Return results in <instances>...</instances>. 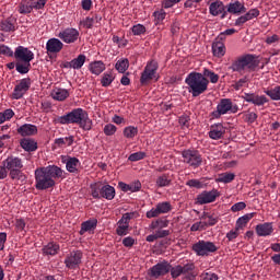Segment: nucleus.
I'll return each instance as SVG.
<instances>
[{
  "mask_svg": "<svg viewBox=\"0 0 280 280\" xmlns=\"http://www.w3.org/2000/svg\"><path fill=\"white\" fill-rule=\"evenodd\" d=\"M65 171L56 165L39 167L35 171V187L40 191L56 186V178H62Z\"/></svg>",
  "mask_w": 280,
  "mask_h": 280,
  "instance_id": "f257e3e1",
  "label": "nucleus"
},
{
  "mask_svg": "<svg viewBox=\"0 0 280 280\" xmlns=\"http://www.w3.org/2000/svg\"><path fill=\"white\" fill-rule=\"evenodd\" d=\"M56 124L61 126H69V124H77L83 130H91L93 128V120L89 118V113L83 108H74L63 116L55 119Z\"/></svg>",
  "mask_w": 280,
  "mask_h": 280,
  "instance_id": "f03ea898",
  "label": "nucleus"
},
{
  "mask_svg": "<svg viewBox=\"0 0 280 280\" xmlns=\"http://www.w3.org/2000/svg\"><path fill=\"white\" fill-rule=\"evenodd\" d=\"M185 82L188 85V93H191L192 97H199L209 89V81L200 72H190Z\"/></svg>",
  "mask_w": 280,
  "mask_h": 280,
  "instance_id": "7ed1b4c3",
  "label": "nucleus"
},
{
  "mask_svg": "<svg viewBox=\"0 0 280 280\" xmlns=\"http://www.w3.org/2000/svg\"><path fill=\"white\" fill-rule=\"evenodd\" d=\"M258 67L259 61L255 55H244L232 62L230 69L241 73V75H244L246 71H255V69Z\"/></svg>",
  "mask_w": 280,
  "mask_h": 280,
  "instance_id": "20e7f679",
  "label": "nucleus"
},
{
  "mask_svg": "<svg viewBox=\"0 0 280 280\" xmlns=\"http://www.w3.org/2000/svg\"><path fill=\"white\" fill-rule=\"evenodd\" d=\"M2 170L9 172V176L12 180H21L23 176V160L21 158L11 155L2 161Z\"/></svg>",
  "mask_w": 280,
  "mask_h": 280,
  "instance_id": "39448f33",
  "label": "nucleus"
},
{
  "mask_svg": "<svg viewBox=\"0 0 280 280\" xmlns=\"http://www.w3.org/2000/svg\"><path fill=\"white\" fill-rule=\"evenodd\" d=\"M240 110L237 104H233L231 98H222L217 105V110L212 112V117L214 119H220L222 115H226L228 113L235 114Z\"/></svg>",
  "mask_w": 280,
  "mask_h": 280,
  "instance_id": "423d86ee",
  "label": "nucleus"
},
{
  "mask_svg": "<svg viewBox=\"0 0 280 280\" xmlns=\"http://www.w3.org/2000/svg\"><path fill=\"white\" fill-rule=\"evenodd\" d=\"M219 247L211 241H199L192 245V250L199 257H209L211 253H218Z\"/></svg>",
  "mask_w": 280,
  "mask_h": 280,
  "instance_id": "0eeeda50",
  "label": "nucleus"
},
{
  "mask_svg": "<svg viewBox=\"0 0 280 280\" xmlns=\"http://www.w3.org/2000/svg\"><path fill=\"white\" fill-rule=\"evenodd\" d=\"M182 156L184 159L183 162L195 170L202 165V155L196 150H185L183 151Z\"/></svg>",
  "mask_w": 280,
  "mask_h": 280,
  "instance_id": "6e6552de",
  "label": "nucleus"
},
{
  "mask_svg": "<svg viewBox=\"0 0 280 280\" xmlns=\"http://www.w3.org/2000/svg\"><path fill=\"white\" fill-rule=\"evenodd\" d=\"M47 0H23L19 5L20 14H30L34 9L43 10Z\"/></svg>",
  "mask_w": 280,
  "mask_h": 280,
  "instance_id": "1a4fd4ad",
  "label": "nucleus"
},
{
  "mask_svg": "<svg viewBox=\"0 0 280 280\" xmlns=\"http://www.w3.org/2000/svg\"><path fill=\"white\" fill-rule=\"evenodd\" d=\"M83 254L81 250H73L67 255L65 259L66 268L69 270H78L80 264H82Z\"/></svg>",
  "mask_w": 280,
  "mask_h": 280,
  "instance_id": "9d476101",
  "label": "nucleus"
},
{
  "mask_svg": "<svg viewBox=\"0 0 280 280\" xmlns=\"http://www.w3.org/2000/svg\"><path fill=\"white\" fill-rule=\"evenodd\" d=\"M159 70V62L152 60L147 63L143 72L141 73L140 82L141 84H145L150 82V80H154L156 77V71Z\"/></svg>",
  "mask_w": 280,
  "mask_h": 280,
  "instance_id": "9b49d317",
  "label": "nucleus"
},
{
  "mask_svg": "<svg viewBox=\"0 0 280 280\" xmlns=\"http://www.w3.org/2000/svg\"><path fill=\"white\" fill-rule=\"evenodd\" d=\"M58 38H60V40L63 43H67V45H71L78 42V38H80V31L73 27L65 28L58 34Z\"/></svg>",
  "mask_w": 280,
  "mask_h": 280,
  "instance_id": "f8f14e48",
  "label": "nucleus"
},
{
  "mask_svg": "<svg viewBox=\"0 0 280 280\" xmlns=\"http://www.w3.org/2000/svg\"><path fill=\"white\" fill-rule=\"evenodd\" d=\"M31 86H32L31 78L22 79L13 90V93H12L13 100H21V97H23V95H25L30 91Z\"/></svg>",
  "mask_w": 280,
  "mask_h": 280,
  "instance_id": "ddd939ff",
  "label": "nucleus"
},
{
  "mask_svg": "<svg viewBox=\"0 0 280 280\" xmlns=\"http://www.w3.org/2000/svg\"><path fill=\"white\" fill-rule=\"evenodd\" d=\"M172 268V265L167 261L158 262L155 266H153L150 269V277H153V279H159V277H165L167 272H170Z\"/></svg>",
  "mask_w": 280,
  "mask_h": 280,
  "instance_id": "4468645a",
  "label": "nucleus"
},
{
  "mask_svg": "<svg viewBox=\"0 0 280 280\" xmlns=\"http://www.w3.org/2000/svg\"><path fill=\"white\" fill-rule=\"evenodd\" d=\"M217 198H220V192L217 189L205 190L197 196V202L198 205H209L210 202H215Z\"/></svg>",
  "mask_w": 280,
  "mask_h": 280,
  "instance_id": "2eb2a0df",
  "label": "nucleus"
},
{
  "mask_svg": "<svg viewBox=\"0 0 280 280\" xmlns=\"http://www.w3.org/2000/svg\"><path fill=\"white\" fill-rule=\"evenodd\" d=\"M130 220H132V214L125 213L122 218L118 221V226L116 229L117 235L124 236L128 235V229H130Z\"/></svg>",
  "mask_w": 280,
  "mask_h": 280,
  "instance_id": "dca6fc26",
  "label": "nucleus"
},
{
  "mask_svg": "<svg viewBox=\"0 0 280 280\" xmlns=\"http://www.w3.org/2000/svg\"><path fill=\"white\" fill-rule=\"evenodd\" d=\"M14 58L20 62H30L34 58V52L28 48L19 46L14 51Z\"/></svg>",
  "mask_w": 280,
  "mask_h": 280,
  "instance_id": "f3484780",
  "label": "nucleus"
},
{
  "mask_svg": "<svg viewBox=\"0 0 280 280\" xmlns=\"http://www.w3.org/2000/svg\"><path fill=\"white\" fill-rule=\"evenodd\" d=\"M62 47H65V44L61 43L58 38H50L46 43V50L47 54H60L62 51Z\"/></svg>",
  "mask_w": 280,
  "mask_h": 280,
  "instance_id": "a211bd4d",
  "label": "nucleus"
},
{
  "mask_svg": "<svg viewBox=\"0 0 280 280\" xmlns=\"http://www.w3.org/2000/svg\"><path fill=\"white\" fill-rule=\"evenodd\" d=\"M273 232H275V228L270 222L260 223L256 225V233L258 237H268V235H270Z\"/></svg>",
  "mask_w": 280,
  "mask_h": 280,
  "instance_id": "6ab92c4d",
  "label": "nucleus"
},
{
  "mask_svg": "<svg viewBox=\"0 0 280 280\" xmlns=\"http://www.w3.org/2000/svg\"><path fill=\"white\" fill-rule=\"evenodd\" d=\"M226 132V129L222 124L212 125L210 127L209 137L210 139H214L218 141V139H222L224 137V133Z\"/></svg>",
  "mask_w": 280,
  "mask_h": 280,
  "instance_id": "aec40b11",
  "label": "nucleus"
},
{
  "mask_svg": "<svg viewBox=\"0 0 280 280\" xmlns=\"http://www.w3.org/2000/svg\"><path fill=\"white\" fill-rule=\"evenodd\" d=\"M18 132L22 137H32L38 132V128L35 125L25 124L18 129Z\"/></svg>",
  "mask_w": 280,
  "mask_h": 280,
  "instance_id": "412c9836",
  "label": "nucleus"
},
{
  "mask_svg": "<svg viewBox=\"0 0 280 280\" xmlns=\"http://www.w3.org/2000/svg\"><path fill=\"white\" fill-rule=\"evenodd\" d=\"M229 14H244L246 7L240 1L231 2L226 5Z\"/></svg>",
  "mask_w": 280,
  "mask_h": 280,
  "instance_id": "4be33fe9",
  "label": "nucleus"
},
{
  "mask_svg": "<svg viewBox=\"0 0 280 280\" xmlns=\"http://www.w3.org/2000/svg\"><path fill=\"white\" fill-rule=\"evenodd\" d=\"M63 163H66L67 172H70V174H78V167H80V160L78 158L69 156Z\"/></svg>",
  "mask_w": 280,
  "mask_h": 280,
  "instance_id": "5701e85b",
  "label": "nucleus"
},
{
  "mask_svg": "<svg viewBox=\"0 0 280 280\" xmlns=\"http://www.w3.org/2000/svg\"><path fill=\"white\" fill-rule=\"evenodd\" d=\"M50 97L56 102H65L69 97V91L62 88H55L50 93Z\"/></svg>",
  "mask_w": 280,
  "mask_h": 280,
  "instance_id": "b1692460",
  "label": "nucleus"
},
{
  "mask_svg": "<svg viewBox=\"0 0 280 280\" xmlns=\"http://www.w3.org/2000/svg\"><path fill=\"white\" fill-rule=\"evenodd\" d=\"M20 145L25 152H36L38 150V143L32 138L22 139Z\"/></svg>",
  "mask_w": 280,
  "mask_h": 280,
  "instance_id": "393cba45",
  "label": "nucleus"
},
{
  "mask_svg": "<svg viewBox=\"0 0 280 280\" xmlns=\"http://www.w3.org/2000/svg\"><path fill=\"white\" fill-rule=\"evenodd\" d=\"M1 32H16V20L14 18H8L0 22Z\"/></svg>",
  "mask_w": 280,
  "mask_h": 280,
  "instance_id": "a878e982",
  "label": "nucleus"
},
{
  "mask_svg": "<svg viewBox=\"0 0 280 280\" xmlns=\"http://www.w3.org/2000/svg\"><path fill=\"white\" fill-rule=\"evenodd\" d=\"M118 187L121 189V191H131V194H135L141 189V182L137 180L131 184L119 182Z\"/></svg>",
  "mask_w": 280,
  "mask_h": 280,
  "instance_id": "bb28decb",
  "label": "nucleus"
},
{
  "mask_svg": "<svg viewBox=\"0 0 280 280\" xmlns=\"http://www.w3.org/2000/svg\"><path fill=\"white\" fill-rule=\"evenodd\" d=\"M224 12V2L217 0L209 5L211 16H220Z\"/></svg>",
  "mask_w": 280,
  "mask_h": 280,
  "instance_id": "cd10ccee",
  "label": "nucleus"
},
{
  "mask_svg": "<svg viewBox=\"0 0 280 280\" xmlns=\"http://www.w3.org/2000/svg\"><path fill=\"white\" fill-rule=\"evenodd\" d=\"M212 54L217 58H222L224 54H226V46H224V43L223 42L212 43Z\"/></svg>",
  "mask_w": 280,
  "mask_h": 280,
  "instance_id": "c85d7f7f",
  "label": "nucleus"
},
{
  "mask_svg": "<svg viewBox=\"0 0 280 280\" xmlns=\"http://www.w3.org/2000/svg\"><path fill=\"white\" fill-rule=\"evenodd\" d=\"M89 70L94 75H100L103 71H106V65H104L102 60L93 61L90 63Z\"/></svg>",
  "mask_w": 280,
  "mask_h": 280,
  "instance_id": "c756f323",
  "label": "nucleus"
},
{
  "mask_svg": "<svg viewBox=\"0 0 280 280\" xmlns=\"http://www.w3.org/2000/svg\"><path fill=\"white\" fill-rule=\"evenodd\" d=\"M253 218H255V213H247L238 218L236 221V231L246 228V225L248 224V222H250V220H253Z\"/></svg>",
  "mask_w": 280,
  "mask_h": 280,
  "instance_id": "7c9ffc66",
  "label": "nucleus"
},
{
  "mask_svg": "<svg viewBox=\"0 0 280 280\" xmlns=\"http://www.w3.org/2000/svg\"><path fill=\"white\" fill-rule=\"evenodd\" d=\"M101 198L106 200H113L115 198V187L110 185H105L101 188Z\"/></svg>",
  "mask_w": 280,
  "mask_h": 280,
  "instance_id": "2f4dec72",
  "label": "nucleus"
},
{
  "mask_svg": "<svg viewBox=\"0 0 280 280\" xmlns=\"http://www.w3.org/2000/svg\"><path fill=\"white\" fill-rule=\"evenodd\" d=\"M96 226H97V219L88 220L81 224L80 233L81 235H84V233L89 231H93V229H96Z\"/></svg>",
  "mask_w": 280,
  "mask_h": 280,
  "instance_id": "473e14b6",
  "label": "nucleus"
},
{
  "mask_svg": "<svg viewBox=\"0 0 280 280\" xmlns=\"http://www.w3.org/2000/svg\"><path fill=\"white\" fill-rule=\"evenodd\" d=\"M58 250H60V246L55 243H48L43 248L44 255H58Z\"/></svg>",
  "mask_w": 280,
  "mask_h": 280,
  "instance_id": "72a5a7b5",
  "label": "nucleus"
},
{
  "mask_svg": "<svg viewBox=\"0 0 280 280\" xmlns=\"http://www.w3.org/2000/svg\"><path fill=\"white\" fill-rule=\"evenodd\" d=\"M155 185L156 187H170L172 178H170V175L163 174L156 178Z\"/></svg>",
  "mask_w": 280,
  "mask_h": 280,
  "instance_id": "f704fd0d",
  "label": "nucleus"
},
{
  "mask_svg": "<svg viewBox=\"0 0 280 280\" xmlns=\"http://www.w3.org/2000/svg\"><path fill=\"white\" fill-rule=\"evenodd\" d=\"M128 67H130V61H128V59H120L115 65V69L118 73H126V71H128Z\"/></svg>",
  "mask_w": 280,
  "mask_h": 280,
  "instance_id": "c9c22d12",
  "label": "nucleus"
},
{
  "mask_svg": "<svg viewBox=\"0 0 280 280\" xmlns=\"http://www.w3.org/2000/svg\"><path fill=\"white\" fill-rule=\"evenodd\" d=\"M233 180H235L234 173H223V174H220L217 178V183H224V184L233 183Z\"/></svg>",
  "mask_w": 280,
  "mask_h": 280,
  "instance_id": "e433bc0d",
  "label": "nucleus"
},
{
  "mask_svg": "<svg viewBox=\"0 0 280 280\" xmlns=\"http://www.w3.org/2000/svg\"><path fill=\"white\" fill-rule=\"evenodd\" d=\"M167 226H170V221L167 220H156V221H152L151 224H150V229L152 231L156 230V229H167Z\"/></svg>",
  "mask_w": 280,
  "mask_h": 280,
  "instance_id": "4c0bfd02",
  "label": "nucleus"
},
{
  "mask_svg": "<svg viewBox=\"0 0 280 280\" xmlns=\"http://www.w3.org/2000/svg\"><path fill=\"white\" fill-rule=\"evenodd\" d=\"M71 62L72 69H82V67H84V63L86 62V56L79 55L77 58L72 59Z\"/></svg>",
  "mask_w": 280,
  "mask_h": 280,
  "instance_id": "58836bf2",
  "label": "nucleus"
},
{
  "mask_svg": "<svg viewBox=\"0 0 280 280\" xmlns=\"http://www.w3.org/2000/svg\"><path fill=\"white\" fill-rule=\"evenodd\" d=\"M137 135H139V129L137 127L129 126L124 129V137H126V139H135Z\"/></svg>",
  "mask_w": 280,
  "mask_h": 280,
  "instance_id": "ea45409f",
  "label": "nucleus"
},
{
  "mask_svg": "<svg viewBox=\"0 0 280 280\" xmlns=\"http://www.w3.org/2000/svg\"><path fill=\"white\" fill-rule=\"evenodd\" d=\"M200 220H207L203 221L207 223V226H215V224H218V218L207 212H203V214L200 217Z\"/></svg>",
  "mask_w": 280,
  "mask_h": 280,
  "instance_id": "a19ab883",
  "label": "nucleus"
},
{
  "mask_svg": "<svg viewBox=\"0 0 280 280\" xmlns=\"http://www.w3.org/2000/svg\"><path fill=\"white\" fill-rule=\"evenodd\" d=\"M202 75L203 78H209L212 84H218V80H220V75L209 69H205Z\"/></svg>",
  "mask_w": 280,
  "mask_h": 280,
  "instance_id": "79ce46f5",
  "label": "nucleus"
},
{
  "mask_svg": "<svg viewBox=\"0 0 280 280\" xmlns=\"http://www.w3.org/2000/svg\"><path fill=\"white\" fill-rule=\"evenodd\" d=\"M158 211L160 212V215L163 213H170L172 211V203L168 201L160 202L156 205Z\"/></svg>",
  "mask_w": 280,
  "mask_h": 280,
  "instance_id": "37998d69",
  "label": "nucleus"
},
{
  "mask_svg": "<svg viewBox=\"0 0 280 280\" xmlns=\"http://www.w3.org/2000/svg\"><path fill=\"white\" fill-rule=\"evenodd\" d=\"M24 63H16L15 65V69L18 73H30V67H32V63L27 62V61H23Z\"/></svg>",
  "mask_w": 280,
  "mask_h": 280,
  "instance_id": "c03bdc74",
  "label": "nucleus"
},
{
  "mask_svg": "<svg viewBox=\"0 0 280 280\" xmlns=\"http://www.w3.org/2000/svg\"><path fill=\"white\" fill-rule=\"evenodd\" d=\"M265 93L268 95V97H271V100L276 102L280 100V86H276L272 90H267Z\"/></svg>",
  "mask_w": 280,
  "mask_h": 280,
  "instance_id": "a18cd8bd",
  "label": "nucleus"
},
{
  "mask_svg": "<svg viewBox=\"0 0 280 280\" xmlns=\"http://www.w3.org/2000/svg\"><path fill=\"white\" fill-rule=\"evenodd\" d=\"M240 115H243V119L247 124H255V121H257V114H255L254 112H247Z\"/></svg>",
  "mask_w": 280,
  "mask_h": 280,
  "instance_id": "49530a36",
  "label": "nucleus"
},
{
  "mask_svg": "<svg viewBox=\"0 0 280 280\" xmlns=\"http://www.w3.org/2000/svg\"><path fill=\"white\" fill-rule=\"evenodd\" d=\"M170 272H171L172 279H178V277H180V275H184L183 273V266L177 265L175 267H171Z\"/></svg>",
  "mask_w": 280,
  "mask_h": 280,
  "instance_id": "de8ad7c7",
  "label": "nucleus"
},
{
  "mask_svg": "<svg viewBox=\"0 0 280 280\" xmlns=\"http://www.w3.org/2000/svg\"><path fill=\"white\" fill-rule=\"evenodd\" d=\"M115 80V77H113V74H108V73H105L103 74V78L101 80V84L102 86H110V84H113Z\"/></svg>",
  "mask_w": 280,
  "mask_h": 280,
  "instance_id": "09e8293b",
  "label": "nucleus"
},
{
  "mask_svg": "<svg viewBox=\"0 0 280 280\" xmlns=\"http://www.w3.org/2000/svg\"><path fill=\"white\" fill-rule=\"evenodd\" d=\"M103 132L106 137H113L117 132V127L113 124L105 125Z\"/></svg>",
  "mask_w": 280,
  "mask_h": 280,
  "instance_id": "8fccbe9b",
  "label": "nucleus"
},
{
  "mask_svg": "<svg viewBox=\"0 0 280 280\" xmlns=\"http://www.w3.org/2000/svg\"><path fill=\"white\" fill-rule=\"evenodd\" d=\"M145 159V152H136L129 155L128 161H131L132 163L137 161H143Z\"/></svg>",
  "mask_w": 280,
  "mask_h": 280,
  "instance_id": "3c124183",
  "label": "nucleus"
},
{
  "mask_svg": "<svg viewBox=\"0 0 280 280\" xmlns=\"http://www.w3.org/2000/svg\"><path fill=\"white\" fill-rule=\"evenodd\" d=\"M133 36H141L145 34V27L142 24H136L131 28Z\"/></svg>",
  "mask_w": 280,
  "mask_h": 280,
  "instance_id": "603ef678",
  "label": "nucleus"
},
{
  "mask_svg": "<svg viewBox=\"0 0 280 280\" xmlns=\"http://www.w3.org/2000/svg\"><path fill=\"white\" fill-rule=\"evenodd\" d=\"M91 191L94 198H97V199L102 198V194H101L102 188H100V184H92Z\"/></svg>",
  "mask_w": 280,
  "mask_h": 280,
  "instance_id": "864d4df0",
  "label": "nucleus"
},
{
  "mask_svg": "<svg viewBox=\"0 0 280 280\" xmlns=\"http://www.w3.org/2000/svg\"><path fill=\"white\" fill-rule=\"evenodd\" d=\"M186 185L188 187H194L195 189H202V187H205V184H202V182L198 180V179H189Z\"/></svg>",
  "mask_w": 280,
  "mask_h": 280,
  "instance_id": "5fc2aeb1",
  "label": "nucleus"
},
{
  "mask_svg": "<svg viewBox=\"0 0 280 280\" xmlns=\"http://www.w3.org/2000/svg\"><path fill=\"white\" fill-rule=\"evenodd\" d=\"M268 103V98L266 96H259L256 95L254 96V102L253 104H255V106H264V104Z\"/></svg>",
  "mask_w": 280,
  "mask_h": 280,
  "instance_id": "6e6d98bb",
  "label": "nucleus"
},
{
  "mask_svg": "<svg viewBox=\"0 0 280 280\" xmlns=\"http://www.w3.org/2000/svg\"><path fill=\"white\" fill-rule=\"evenodd\" d=\"M0 54L2 56H9V58H12V56H14V51H12V49L5 45L0 46Z\"/></svg>",
  "mask_w": 280,
  "mask_h": 280,
  "instance_id": "4d7b16f0",
  "label": "nucleus"
},
{
  "mask_svg": "<svg viewBox=\"0 0 280 280\" xmlns=\"http://www.w3.org/2000/svg\"><path fill=\"white\" fill-rule=\"evenodd\" d=\"M205 229H207V222L199 221L191 225L190 231H202Z\"/></svg>",
  "mask_w": 280,
  "mask_h": 280,
  "instance_id": "13d9d810",
  "label": "nucleus"
},
{
  "mask_svg": "<svg viewBox=\"0 0 280 280\" xmlns=\"http://www.w3.org/2000/svg\"><path fill=\"white\" fill-rule=\"evenodd\" d=\"M243 209H246V202H244V201L234 203L231 207V211H233L234 213H237V211H243Z\"/></svg>",
  "mask_w": 280,
  "mask_h": 280,
  "instance_id": "bf43d9fd",
  "label": "nucleus"
},
{
  "mask_svg": "<svg viewBox=\"0 0 280 280\" xmlns=\"http://www.w3.org/2000/svg\"><path fill=\"white\" fill-rule=\"evenodd\" d=\"M82 25L86 27V30H91L93 25H95V22L93 20V16H88L82 21Z\"/></svg>",
  "mask_w": 280,
  "mask_h": 280,
  "instance_id": "052dcab7",
  "label": "nucleus"
},
{
  "mask_svg": "<svg viewBox=\"0 0 280 280\" xmlns=\"http://www.w3.org/2000/svg\"><path fill=\"white\" fill-rule=\"evenodd\" d=\"M245 16L248 21H253V19H257V16H259V11L257 9H250Z\"/></svg>",
  "mask_w": 280,
  "mask_h": 280,
  "instance_id": "680f3d73",
  "label": "nucleus"
},
{
  "mask_svg": "<svg viewBox=\"0 0 280 280\" xmlns=\"http://www.w3.org/2000/svg\"><path fill=\"white\" fill-rule=\"evenodd\" d=\"M195 268H196V266L194 265V262H188V264L182 266V272L184 275H187V273L194 271Z\"/></svg>",
  "mask_w": 280,
  "mask_h": 280,
  "instance_id": "e2e57ef3",
  "label": "nucleus"
},
{
  "mask_svg": "<svg viewBox=\"0 0 280 280\" xmlns=\"http://www.w3.org/2000/svg\"><path fill=\"white\" fill-rule=\"evenodd\" d=\"M161 215V212H159V208H152L147 212V218L152 219V218H159Z\"/></svg>",
  "mask_w": 280,
  "mask_h": 280,
  "instance_id": "0e129e2a",
  "label": "nucleus"
},
{
  "mask_svg": "<svg viewBox=\"0 0 280 280\" xmlns=\"http://www.w3.org/2000/svg\"><path fill=\"white\" fill-rule=\"evenodd\" d=\"M179 125L182 128H189V116L183 115L179 117Z\"/></svg>",
  "mask_w": 280,
  "mask_h": 280,
  "instance_id": "69168bd1",
  "label": "nucleus"
},
{
  "mask_svg": "<svg viewBox=\"0 0 280 280\" xmlns=\"http://www.w3.org/2000/svg\"><path fill=\"white\" fill-rule=\"evenodd\" d=\"M168 235H170V230L159 229L158 231H155V237H158V240H161L163 237H167Z\"/></svg>",
  "mask_w": 280,
  "mask_h": 280,
  "instance_id": "338daca9",
  "label": "nucleus"
},
{
  "mask_svg": "<svg viewBox=\"0 0 280 280\" xmlns=\"http://www.w3.org/2000/svg\"><path fill=\"white\" fill-rule=\"evenodd\" d=\"M202 280H218V276L213 272H206L201 275Z\"/></svg>",
  "mask_w": 280,
  "mask_h": 280,
  "instance_id": "774afa93",
  "label": "nucleus"
}]
</instances>
